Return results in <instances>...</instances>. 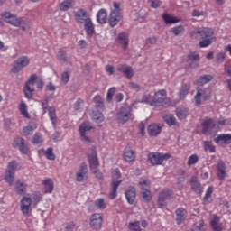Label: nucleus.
Wrapping results in <instances>:
<instances>
[{"label": "nucleus", "mask_w": 231, "mask_h": 231, "mask_svg": "<svg viewBox=\"0 0 231 231\" xmlns=\"http://www.w3.org/2000/svg\"><path fill=\"white\" fill-rule=\"evenodd\" d=\"M119 124H127L133 118V109L130 106H123L116 115Z\"/></svg>", "instance_id": "6"}, {"label": "nucleus", "mask_w": 231, "mask_h": 231, "mask_svg": "<svg viewBox=\"0 0 231 231\" xmlns=\"http://www.w3.org/2000/svg\"><path fill=\"white\" fill-rule=\"evenodd\" d=\"M176 116L179 120H184L189 116V109L187 108H177L176 109Z\"/></svg>", "instance_id": "41"}, {"label": "nucleus", "mask_w": 231, "mask_h": 231, "mask_svg": "<svg viewBox=\"0 0 231 231\" xmlns=\"http://www.w3.org/2000/svg\"><path fill=\"white\" fill-rule=\"evenodd\" d=\"M164 121L169 125H176V117H174V116L171 115V114L166 115L164 116Z\"/></svg>", "instance_id": "52"}, {"label": "nucleus", "mask_w": 231, "mask_h": 231, "mask_svg": "<svg viewBox=\"0 0 231 231\" xmlns=\"http://www.w3.org/2000/svg\"><path fill=\"white\" fill-rule=\"evenodd\" d=\"M121 176L122 174L120 173V170H118V168L113 169L111 171L112 181H121L122 183V180H117Z\"/></svg>", "instance_id": "48"}, {"label": "nucleus", "mask_w": 231, "mask_h": 231, "mask_svg": "<svg viewBox=\"0 0 231 231\" xmlns=\"http://www.w3.org/2000/svg\"><path fill=\"white\" fill-rule=\"evenodd\" d=\"M217 176L220 181L226 178V165L223 162H219L217 165Z\"/></svg>", "instance_id": "18"}, {"label": "nucleus", "mask_w": 231, "mask_h": 231, "mask_svg": "<svg viewBox=\"0 0 231 231\" xmlns=\"http://www.w3.org/2000/svg\"><path fill=\"white\" fill-rule=\"evenodd\" d=\"M19 164L15 161H12L7 164L5 171V180L8 185H14V180H15V171H17Z\"/></svg>", "instance_id": "5"}, {"label": "nucleus", "mask_w": 231, "mask_h": 231, "mask_svg": "<svg viewBox=\"0 0 231 231\" xmlns=\"http://www.w3.org/2000/svg\"><path fill=\"white\" fill-rule=\"evenodd\" d=\"M45 156L47 160L53 162L55 160V153H53V148H48L45 152Z\"/></svg>", "instance_id": "56"}, {"label": "nucleus", "mask_w": 231, "mask_h": 231, "mask_svg": "<svg viewBox=\"0 0 231 231\" xmlns=\"http://www.w3.org/2000/svg\"><path fill=\"white\" fill-rule=\"evenodd\" d=\"M175 216L177 225H181L185 221V219H187V216H189V213L185 208H179L175 211Z\"/></svg>", "instance_id": "17"}, {"label": "nucleus", "mask_w": 231, "mask_h": 231, "mask_svg": "<svg viewBox=\"0 0 231 231\" xmlns=\"http://www.w3.org/2000/svg\"><path fill=\"white\" fill-rule=\"evenodd\" d=\"M97 21L99 24H106L107 23V10L100 9L97 14Z\"/></svg>", "instance_id": "29"}, {"label": "nucleus", "mask_w": 231, "mask_h": 231, "mask_svg": "<svg viewBox=\"0 0 231 231\" xmlns=\"http://www.w3.org/2000/svg\"><path fill=\"white\" fill-rule=\"evenodd\" d=\"M37 129V124L31 123L29 125L23 127V135L24 136H32L33 134V131Z\"/></svg>", "instance_id": "38"}, {"label": "nucleus", "mask_w": 231, "mask_h": 231, "mask_svg": "<svg viewBox=\"0 0 231 231\" xmlns=\"http://www.w3.org/2000/svg\"><path fill=\"white\" fill-rule=\"evenodd\" d=\"M113 9L111 10L108 23L111 28H115V26L118 25L120 21H122V14L120 13V5L116 2L113 3Z\"/></svg>", "instance_id": "3"}, {"label": "nucleus", "mask_w": 231, "mask_h": 231, "mask_svg": "<svg viewBox=\"0 0 231 231\" xmlns=\"http://www.w3.org/2000/svg\"><path fill=\"white\" fill-rule=\"evenodd\" d=\"M83 24L85 28V32L88 37H93L95 35V24H93V21L91 18L87 20Z\"/></svg>", "instance_id": "23"}, {"label": "nucleus", "mask_w": 231, "mask_h": 231, "mask_svg": "<svg viewBox=\"0 0 231 231\" xmlns=\"http://www.w3.org/2000/svg\"><path fill=\"white\" fill-rule=\"evenodd\" d=\"M122 183V181H112L111 185H112V189L109 193V198L111 199H116L117 194V190H118V187H120V184Z\"/></svg>", "instance_id": "32"}, {"label": "nucleus", "mask_w": 231, "mask_h": 231, "mask_svg": "<svg viewBox=\"0 0 231 231\" xmlns=\"http://www.w3.org/2000/svg\"><path fill=\"white\" fill-rule=\"evenodd\" d=\"M88 160L90 169H96V167H100V162L98 161V153L97 152L96 147H91L88 151Z\"/></svg>", "instance_id": "12"}, {"label": "nucleus", "mask_w": 231, "mask_h": 231, "mask_svg": "<svg viewBox=\"0 0 231 231\" xmlns=\"http://www.w3.org/2000/svg\"><path fill=\"white\" fill-rule=\"evenodd\" d=\"M32 142L34 145H42V134H39V133H36L33 136H32Z\"/></svg>", "instance_id": "45"}, {"label": "nucleus", "mask_w": 231, "mask_h": 231, "mask_svg": "<svg viewBox=\"0 0 231 231\" xmlns=\"http://www.w3.org/2000/svg\"><path fill=\"white\" fill-rule=\"evenodd\" d=\"M93 129V126H91V124L88 122H84L83 124L80 125L79 126V134L80 133H88V131H91Z\"/></svg>", "instance_id": "47"}, {"label": "nucleus", "mask_w": 231, "mask_h": 231, "mask_svg": "<svg viewBox=\"0 0 231 231\" xmlns=\"http://www.w3.org/2000/svg\"><path fill=\"white\" fill-rule=\"evenodd\" d=\"M1 17L7 24H11V26H14V28H19L21 24H23L22 18H18L17 15L8 11L2 12Z\"/></svg>", "instance_id": "4"}, {"label": "nucleus", "mask_w": 231, "mask_h": 231, "mask_svg": "<svg viewBox=\"0 0 231 231\" xmlns=\"http://www.w3.org/2000/svg\"><path fill=\"white\" fill-rule=\"evenodd\" d=\"M42 198V195H41L40 192L32 193V200H33V204L35 205V207H37V205H39Z\"/></svg>", "instance_id": "58"}, {"label": "nucleus", "mask_w": 231, "mask_h": 231, "mask_svg": "<svg viewBox=\"0 0 231 231\" xmlns=\"http://www.w3.org/2000/svg\"><path fill=\"white\" fill-rule=\"evenodd\" d=\"M141 196L146 201H151L152 199V195L151 194V190L149 189H141Z\"/></svg>", "instance_id": "53"}, {"label": "nucleus", "mask_w": 231, "mask_h": 231, "mask_svg": "<svg viewBox=\"0 0 231 231\" xmlns=\"http://www.w3.org/2000/svg\"><path fill=\"white\" fill-rule=\"evenodd\" d=\"M216 143H225L228 145L231 143V134H221L215 138Z\"/></svg>", "instance_id": "25"}, {"label": "nucleus", "mask_w": 231, "mask_h": 231, "mask_svg": "<svg viewBox=\"0 0 231 231\" xmlns=\"http://www.w3.org/2000/svg\"><path fill=\"white\" fill-rule=\"evenodd\" d=\"M61 81L63 84H68V82H69V72L61 73Z\"/></svg>", "instance_id": "64"}, {"label": "nucleus", "mask_w": 231, "mask_h": 231, "mask_svg": "<svg viewBox=\"0 0 231 231\" xmlns=\"http://www.w3.org/2000/svg\"><path fill=\"white\" fill-rule=\"evenodd\" d=\"M173 196H174V192H172V190L171 189H165L162 191L159 194V198L157 201L159 208H163V207H166L167 201H169V199H172Z\"/></svg>", "instance_id": "11"}, {"label": "nucleus", "mask_w": 231, "mask_h": 231, "mask_svg": "<svg viewBox=\"0 0 231 231\" xmlns=\"http://www.w3.org/2000/svg\"><path fill=\"white\" fill-rule=\"evenodd\" d=\"M148 104V106H152V107H154V105H152L154 103V99L153 97L151 96V94H145L144 96H143L141 101H135L132 104V106L134 107V106H136V104Z\"/></svg>", "instance_id": "24"}, {"label": "nucleus", "mask_w": 231, "mask_h": 231, "mask_svg": "<svg viewBox=\"0 0 231 231\" xmlns=\"http://www.w3.org/2000/svg\"><path fill=\"white\" fill-rule=\"evenodd\" d=\"M204 147H205L206 151H209L211 152H216V146H213L212 142H210V141H205Z\"/></svg>", "instance_id": "57"}, {"label": "nucleus", "mask_w": 231, "mask_h": 231, "mask_svg": "<svg viewBox=\"0 0 231 231\" xmlns=\"http://www.w3.org/2000/svg\"><path fill=\"white\" fill-rule=\"evenodd\" d=\"M42 185L44 189V193L45 194H51L53 192V180L51 179H45L42 180Z\"/></svg>", "instance_id": "28"}, {"label": "nucleus", "mask_w": 231, "mask_h": 231, "mask_svg": "<svg viewBox=\"0 0 231 231\" xmlns=\"http://www.w3.org/2000/svg\"><path fill=\"white\" fill-rule=\"evenodd\" d=\"M116 92V88L112 87L108 89L107 94H106V100L107 102H111L113 100V96Z\"/></svg>", "instance_id": "54"}, {"label": "nucleus", "mask_w": 231, "mask_h": 231, "mask_svg": "<svg viewBox=\"0 0 231 231\" xmlns=\"http://www.w3.org/2000/svg\"><path fill=\"white\" fill-rule=\"evenodd\" d=\"M162 20L164 21L165 24H168L170 26L172 24H177V23H181L180 18H178L174 15H171L169 14H163Z\"/></svg>", "instance_id": "22"}, {"label": "nucleus", "mask_w": 231, "mask_h": 231, "mask_svg": "<svg viewBox=\"0 0 231 231\" xmlns=\"http://www.w3.org/2000/svg\"><path fill=\"white\" fill-rule=\"evenodd\" d=\"M28 189V185L21 180H17L14 184V190L18 194H24Z\"/></svg>", "instance_id": "31"}, {"label": "nucleus", "mask_w": 231, "mask_h": 231, "mask_svg": "<svg viewBox=\"0 0 231 231\" xmlns=\"http://www.w3.org/2000/svg\"><path fill=\"white\" fill-rule=\"evenodd\" d=\"M91 118L96 124H101V122H104V114L98 110H94L91 114Z\"/></svg>", "instance_id": "34"}, {"label": "nucleus", "mask_w": 231, "mask_h": 231, "mask_svg": "<svg viewBox=\"0 0 231 231\" xmlns=\"http://www.w3.org/2000/svg\"><path fill=\"white\" fill-rule=\"evenodd\" d=\"M33 89L30 87V85H25L23 88V93L25 95V98L29 100L33 97Z\"/></svg>", "instance_id": "49"}, {"label": "nucleus", "mask_w": 231, "mask_h": 231, "mask_svg": "<svg viewBox=\"0 0 231 231\" xmlns=\"http://www.w3.org/2000/svg\"><path fill=\"white\" fill-rule=\"evenodd\" d=\"M74 17L76 19V22L79 24H84L87 20H89L91 18L88 17V11L86 9H79L75 14Z\"/></svg>", "instance_id": "16"}, {"label": "nucleus", "mask_w": 231, "mask_h": 231, "mask_svg": "<svg viewBox=\"0 0 231 231\" xmlns=\"http://www.w3.org/2000/svg\"><path fill=\"white\" fill-rule=\"evenodd\" d=\"M148 133L150 136H158L162 133V127L158 125H150L148 127Z\"/></svg>", "instance_id": "37"}, {"label": "nucleus", "mask_w": 231, "mask_h": 231, "mask_svg": "<svg viewBox=\"0 0 231 231\" xmlns=\"http://www.w3.org/2000/svg\"><path fill=\"white\" fill-rule=\"evenodd\" d=\"M94 102L96 104V107H104V99L100 96H96L94 97Z\"/></svg>", "instance_id": "55"}, {"label": "nucleus", "mask_w": 231, "mask_h": 231, "mask_svg": "<svg viewBox=\"0 0 231 231\" xmlns=\"http://www.w3.org/2000/svg\"><path fill=\"white\" fill-rule=\"evenodd\" d=\"M129 228H130V230H134V231H141L142 230L140 228V222H138V221L131 222L129 224Z\"/></svg>", "instance_id": "60"}, {"label": "nucleus", "mask_w": 231, "mask_h": 231, "mask_svg": "<svg viewBox=\"0 0 231 231\" xmlns=\"http://www.w3.org/2000/svg\"><path fill=\"white\" fill-rule=\"evenodd\" d=\"M210 80H212L211 75H203L195 81V84L198 86H205V84H208Z\"/></svg>", "instance_id": "39"}, {"label": "nucleus", "mask_w": 231, "mask_h": 231, "mask_svg": "<svg viewBox=\"0 0 231 231\" xmlns=\"http://www.w3.org/2000/svg\"><path fill=\"white\" fill-rule=\"evenodd\" d=\"M125 198L129 203V205H133L136 200V189L130 188L128 190L125 191Z\"/></svg>", "instance_id": "30"}, {"label": "nucleus", "mask_w": 231, "mask_h": 231, "mask_svg": "<svg viewBox=\"0 0 231 231\" xmlns=\"http://www.w3.org/2000/svg\"><path fill=\"white\" fill-rule=\"evenodd\" d=\"M73 0H63L59 5L60 10H61V12H67V10L73 8Z\"/></svg>", "instance_id": "36"}, {"label": "nucleus", "mask_w": 231, "mask_h": 231, "mask_svg": "<svg viewBox=\"0 0 231 231\" xmlns=\"http://www.w3.org/2000/svg\"><path fill=\"white\" fill-rule=\"evenodd\" d=\"M192 17H204L205 12L194 9L191 13Z\"/></svg>", "instance_id": "62"}, {"label": "nucleus", "mask_w": 231, "mask_h": 231, "mask_svg": "<svg viewBox=\"0 0 231 231\" xmlns=\"http://www.w3.org/2000/svg\"><path fill=\"white\" fill-rule=\"evenodd\" d=\"M191 37L200 36L202 39L199 42L200 48H208L212 42H216V35L214 34V31L208 27H200L196 31L190 32Z\"/></svg>", "instance_id": "1"}, {"label": "nucleus", "mask_w": 231, "mask_h": 231, "mask_svg": "<svg viewBox=\"0 0 231 231\" xmlns=\"http://www.w3.org/2000/svg\"><path fill=\"white\" fill-rule=\"evenodd\" d=\"M198 162H199V157L198 156V154H192L189 157L187 165L188 167H192V165H196Z\"/></svg>", "instance_id": "46"}, {"label": "nucleus", "mask_w": 231, "mask_h": 231, "mask_svg": "<svg viewBox=\"0 0 231 231\" xmlns=\"http://www.w3.org/2000/svg\"><path fill=\"white\" fill-rule=\"evenodd\" d=\"M22 214L28 217L32 214V197L30 194L23 196L20 201Z\"/></svg>", "instance_id": "10"}, {"label": "nucleus", "mask_w": 231, "mask_h": 231, "mask_svg": "<svg viewBox=\"0 0 231 231\" xmlns=\"http://www.w3.org/2000/svg\"><path fill=\"white\" fill-rule=\"evenodd\" d=\"M123 160L128 162H134L136 160V152L132 149L125 148L123 152Z\"/></svg>", "instance_id": "21"}, {"label": "nucleus", "mask_w": 231, "mask_h": 231, "mask_svg": "<svg viewBox=\"0 0 231 231\" xmlns=\"http://www.w3.org/2000/svg\"><path fill=\"white\" fill-rule=\"evenodd\" d=\"M153 107H167V106H171V101L167 98V91L165 89H162L157 91L153 96Z\"/></svg>", "instance_id": "2"}, {"label": "nucleus", "mask_w": 231, "mask_h": 231, "mask_svg": "<svg viewBox=\"0 0 231 231\" xmlns=\"http://www.w3.org/2000/svg\"><path fill=\"white\" fill-rule=\"evenodd\" d=\"M210 95H212V91L210 88H197V94L194 97L195 106H201V100L207 101L210 98Z\"/></svg>", "instance_id": "9"}, {"label": "nucleus", "mask_w": 231, "mask_h": 231, "mask_svg": "<svg viewBox=\"0 0 231 231\" xmlns=\"http://www.w3.org/2000/svg\"><path fill=\"white\" fill-rule=\"evenodd\" d=\"M203 127L205 131H207L208 133H212V132L217 133V131L219 129L217 125H216V123L212 119H208L204 121Z\"/></svg>", "instance_id": "20"}, {"label": "nucleus", "mask_w": 231, "mask_h": 231, "mask_svg": "<svg viewBox=\"0 0 231 231\" xmlns=\"http://www.w3.org/2000/svg\"><path fill=\"white\" fill-rule=\"evenodd\" d=\"M90 171H92L93 174L96 176V178H97V180H102L103 178L102 171L98 170V167L90 168Z\"/></svg>", "instance_id": "59"}, {"label": "nucleus", "mask_w": 231, "mask_h": 231, "mask_svg": "<svg viewBox=\"0 0 231 231\" xmlns=\"http://www.w3.org/2000/svg\"><path fill=\"white\" fill-rule=\"evenodd\" d=\"M188 60H195V61H198V60H199V53H196V52H190V53L188 55Z\"/></svg>", "instance_id": "63"}, {"label": "nucleus", "mask_w": 231, "mask_h": 231, "mask_svg": "<svg viewBox=\"0 0 231 231\" xmlns=\"http://www.w3.org/2000/svg\"><path fill=\"white\" fill-rule=\"evenodd\" d=\"M171 33L175 34V36L178 37V35H180V33H183V32H185V28L183 27V25H178L175 27H172L171 29Z\"/></svg>", "instance_id": "51"}, {"label": "nucleus", "mask_w": 231, "mask_h": 231, "mask_svg": "<svg viewBox=\"0 0 231 231\" xmlns=\"http://www.w3.org/2000/svg\"><path fill=\"white\" fill-rule=\"evenodd\" d=\"M151 8H160L162 2L160 0H149Z\"/></svg>", "instance_id": "61"}, {"label": "nucleus", "mask_w": 231, "mask_h": 231, "mask_svg": "<svg viewBox=\"0 0 231 231\" xmlns=\"http://www.w3.org/2000/svg\"><path fill=\"white\" fill-rule=\"evenodd\" d=\"M191 189L193 192H196V194H201L203 192V189H201V184H199V181H198V179L196 177H193L191 179Z\"/></svg>", "instance_id": "33"}, {"label": "nucleus", "mask_w": 231, "mask_h": 231, "mask_svg": "<svg viewBox=\"0 0 231 231\" xmlns=\"http://www.w3.org/2000/svg\"><path fill=\"white\" fill-rule=\"evenodd\" d=\"M27 66H30V58L28 56H22L14 62L11 71L16 74L24 69V68H27Z\"/></svg>", "instance_id": "8"}, {"label": "nucleus", "mask_w": 231, "mask_h": 231, "mask_svg": "<svg viewBox=\"0 0 231 231\" xmlns=\"http://www.w3.org/2000/svg\"><path fill=\"white\" fill-rule=\"evenodd\" d=\"M94 205L98 210H105V208H107V204H106V200L104 199H96Z\"/></svg>", "instance_id": "42"}, {"label": "nucleus", "mask_w": 231, "mask_h": 231, "mask_svg": "<svg viewBox=\"0 0 231 231\" xmlns=\"http://www.w3.org/2000/svg\"><path fill=\"white\" fill-rule=\"evenodd\" d=\"M219 221V217L216 215L211 216L210 226L214 231L223 230V225H221Z\"/></svg>", "instance_id": "26"}, {"label": "nucleus", "mask_w": 231, "mask_h": 231, "mask_svg": "<svg viewBox=\"0 0 231 231\" xmlns=\"http://www.w3.org/2000/svg\"><path fill=\"white\" fill-rule=\"evenodd\" d=\"M76 181L79 183H82L84 181H87L88 176V165L86 163H81L79 165V170L76 172Z\"/></svg>", "instance_id": "14"}, {"label": "nucleus", "mask_w": 231, "mask_h": 231, "mask_svg": "<svg viewBox=\"0 0 231 231\" xmlns=\"http://www.w3.org/2000/svg\"><path fill=\"white\" fill-rule=\"evenodd\" d=\"M117 42L123 48V50H127L129 46V34L125 32H120L117 36Z\"/></svg>", "instance_id": "19"}, {"label": "nucleus", "mask_w": 231, "mask_h": 231, "mask_svg": "<svg viewBox=\"0 0 231 231\" xmlns=\"http://www.w3.org/2000/svg\"><path fill=\"white\" fill-rule=\"evenodd\" d=\"M49 111V116L51 118V123L55 126L57 125V115L55 114V108L54 107H50L48 109Z\"/></svg>", "instance_id": "50"}, {"label": "nucleus", "mask_w": 231, "mask_h": 231, "mask_svg": "<svg viewBox=\"0 0 231 231\" xmlns=\"http://www.w3.org/2000/svg\"><path fill=\"white\" fill-rule=\"evenodd\" d=\"M171 153L150 152L148 160L152 165H162L163 162L170 160Z\"/></svg>", "instance_id": "7"}, {"label": "nucleus", "mask_w": 231, "mask_h": 231, "mask_svg": "<svg viewBox=\"0 0 231 231\" xmlns=\"http://www.w3.org/2000/svg\"><path fill=\"white\" fill-rule=\"evenodd\" d=\"M13 147L19 149L22 154H28L30 149L23 137H16L13 142Z\"/></svg>", "instance_id": "13"}, {"label": "nucleus", "mask_w": 231, "mask_h": 231, "mask_svg": "<svg viewBox=\"0 0 231 231\" xmlns=\"http://www.w3.org/2000/svg\"><path fill=\"white\" fill-rule=\"evenodd\" d=\"M19 111L24 118H30V114L28 113V106L24 101H21L19 105Z\"/></svg>", "instance_id": "40"}, {"label": "nucleus", "mask_w": 231, "mask_h": 231, "mask_svg": "<svg viewBox=\"0 0 231 231\" xmlns=\"http://www.w3.org/2000/svg\"><path fill=\"white\" fill-rule=\"evenodd\" d=\"M139 186L141 190H147L149 189V187H151V180L148 179H141L139 180Z\"/></svg>", "instance_id": "44"}, {"label": "nucleus", "mask_w": 231, "mask_h": 231, "mask_svg": "<svg viewBox=\"0 0 231 231\" xmlns=\"http://www.w3.org/2000/svg\"><path fill=\"white\" fill-rule=\"evenodd\" d=\"M117 71H121V73H124L125 76L127 77V79H131L134 75L133 72V69L126 64H121L117 67Z\"/></svg>", "instance_id": "27"}, {"label": "nucleus", "mask_w": 231, "mask_h": 231, "mask_svg": "<svg viewBox=\"0 0 231 231\" xmlns=\"http://www.w3.org/2000/svg\"><path fill=\"white\" fill-rule=\"evenodd\" d=\"M104 218L100 213H95L90 217V226L93 230H100Z\"/></svg>", "instance_id": "15"}, {"label": "nucleus", "mask_w": 231, "mask_h": 231, "mask_svg": "<svg viewBox=\"0 0 231 231\" xmlns=\"http://www.w3.org/2000/svg\"><path fill=\"white\" fill-rule=\"evenodd\" d=\"M191 231H205V222L203 220L196 222L192 226Z\"/></svg>", "instance_id": "43"}, {"label": "nucleus", "mask_w": 231, "mask_h": 231, "mask_svg": "<svg viewBox=\"0 0 231 231\" xmlns=\"http://www.w3.org/2000/svg\"><path fill=\"white\" fill-rule=\"evenodd\" d=\"M189 91H190V83H186L182 85L179 92V98H180V100H183V98H185V97L189 95Z\"/></svg>", "instance_id": "35"}]
</instances>
